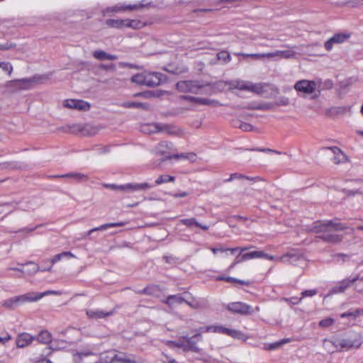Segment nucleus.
<instances>
[{
  "label": "nucleus",
  "mask_w": 363,
  "mask_h": 363,
  "mask_svg": "<svg viewBox=\"0 0 363 363\" xmlns=\"http://www.w3.org/2000/svg\"><path fill=\"white\" fill-rule=\"evenodd\" d=\"M347 228L348 227L343 223L333 220H318L314 222L308 230L314 233H320L319 238L326 242L337 244L342 240V236L335 233Z\"/></svg>",
  "instance_id": "1"
},
{
  "label": "nucleus",
  "mask_w": 363,
  "mask_h": 363,
  "mask_svg": "<svg viewBox=\"0 0 363 363\" xmlns=\"http://www.w3.org/2000/svg\"><path fill=\"white\" fill-rule=\"evenodd\" d=\"M327 342L334 347V350H328V352L332 354L335 352L358 349L362 345L363 340L361 334L353 332L342 338Z\"/></svg>",
  "instance_id": "2"
},
{
  "label": "nucleus",
  "mask_w": 363,
  "mask_h": 363,
  "mask_svg": "<svg viewBox=\"0 0 363 363\" xmlns=\"http://www.w3.org/2000/svg\"><path fill=\"white\" fill-rule=\"evenodd\" d=\"M264 258L269 260H277L284 263L295 264L299 257L295 254H286L281 257H275L269 254L264 253L263 251H253L247 252L242 255H239L237 257L236 262H241L249 259Z\"/></svg>",
  "instance_id": "3"
},
{
  "label": "nucleus",
  "mask_w": 363,
  "mask_h": 363,
  "mask_svg": "<svg viewBox=\"0 0 363 363\" xmlns=\"http://www.w3.org/2000/svg\"><path fill=\"white\" fill-rule=\"evenodd\" d=\"M104 186L106 189H111L115 191H135L143 189H148L152 188L153 186L149 183L144 182L141 184H125L123 185H117L115 184H105Z\"/></svg>",
  "instance_id": "4"
},
{
  "label": "nucleus",
  "mask_w": 363,
  "mask_h": 363,
  "mask_svg": "<svg viewBox=\"0 0 363 363\" xmlns=\"http://www.w3.org/2000/svg\"><path fill=\"white\" fill-rule=\"evenodd\" d=\"M34 298H31L30 294L11 297L4 300L1 303V306L8 309H14L26 302H31Z\"/></svg>",
  "instance_id": "5"
},
{
  "label": "nucleus",
  "mask_w": 363,
  "mask_h": 363,
  "mask_svg": "<svg viewBox=\"0 0 363 363\" xmlns=\"http://www.w3.org/2000/svg\"><path fill=\"white\" fill-rule=\"evenodd\" d=\"M225 308L232 313H237L242 315L253 313V308L243 302H232L228 303Z\"/></svg>",
  "instance_id": "6"
},
{
  "label": "nucleus",
  "mask_w": 363,
  "mask_h": 363,
  "mask_svg": "<svg viewBox=\"0 0 363 363\" xmlns=\"http://www.w3.org/2000/svg\"><path fill=\"white\" fill-rule=\"evenodd\" d=\"M294 88L298 92H302L306 94H311L316 89V83L314 81L302 79L296 82Z\"/></svg>",
  "instance_id": "7"
},
{
  "label": "nucleus",
  "mask_w": 363,
  "mask_h": 363,
  "mask_svg": "<svg viewBox=\"0 0 363 363\" xmlns=\"http://www.w3.org/2000/svg\"><path fill=\"white\" fill-rule=\"evenodd\" d=\"M186 296L185 303L193 309H204L208 307V301L205 298H196L189 292H184Z\"/></svg>",
  "instance_id": "8"
},
{
  "label": "nucleus",
  "mask_w": 363,
  "mask_h": 363,
  "mask_svg": "<svg viewBox=\"0 0 363 363\" xmlns=\"http://www.w3.org/2000/svg\"><path fill=\"white\" fill-rule=\"evenodd\" d=\"M154 128L155 130L152 132L164 133L169 135H179L182 133L179 127L169 124L155 123Z\"/></svg>",
  "instance_id": "9"
},
{
  "label": "nucleus",
  "mask_w": 363,
  "mask_h": 363,
  "mask_svg": "<svg viewBox=\"0 0 363 363\" xmlns=\"http://www.w3.org/2000/svg\"><path fill=\"white\" fill-rule=\"evenodd\" d=\"M350 38V33H338L335 34L329 40L325 43V48L328 51H330L333 49L335 43L340 44L345 42Z\"/></svg>",
  "instance_id": "10"
},
{
  "label": "nucleus",
  "mask_w": 363,
  "mask_h": 363,
  "mask_svg": "<svg viewBox=\"0 0 363 363\" xmlns=\"http://www.w3.org/2000/svg\"><path fill=\"white\" fill-rule=\"evenodd\" d=\"M64 106L68 108L79 111H88L90 108V104L88 102L77 99H67L64 102Z\"/></svg>",
  "instance_id": "11"
},
{
  "label": "nucleus",
  "mask_w": 363,
  "mask_h": 363,
  "mask_svg": "<svg viewBox=\"0 0 363 363\" xmlns=\"http://www.w3.org/2000/svg\"><path fill=\"white\" fill-rule=\"evenodd\" d=\"M145 86L149 87L160 85L162 80V74L160 72H145Z\"/></svg>",
  "instance_id": "12"
},
{
  "label": "nucleus",
  "mask_w": 363,
  "mask_h": 363,
  "mask_svg": "<svg viewBox=\"0 0 363 363\" xmlns=\"http://www.w3.org/2000/svg\"><path fill=\"white\" fill-rule=\"evenodd\" d=\"M177 89L182 92L196 93L199 86L194 81H181L177 83Z\"/></svg>",
  "instance_id": "13"
},
{
  "label": "nucleus",
  "mask_w": 363,
  "mask_h": 363,
  "mask_svg": "<svg viewBox=\"0 0 363 363\" xmlns=\"http://www.w3.org/2000/svg\"><path fill=\"white\" fill-rule=\"evenodd\" d=\"M125 225V223H123V222H118V223H106V224H103L99 227H96V228H94L91 230H89V231H87L86 233H85L84 234H83L82 235V239H86L87 237L90 236L95 231H102V230H106L110 228H113V227H121V226H123Z\"/></svg>",
  "instance_id": "14"
},
{
  "label": "nucleus",
  "mask_w": 363,
  "mask_h": 363,
  "mask_svg": "<svg viewBox=\"0 0 363 363\" xmlns=\"http://www.w3.org/2000/svg\"><path fill=\"white\" fill-rule=\"evenodd\" d=\"M186 296L183 294H177L174 295H169L167 298L162 301V302L169 306H172L174 304H182L185 303Z\"/></svg>",
  "instance_id": "15"
},
{
  "label": "nucleus",
  "mask_w": 363,
  "mask_h": 363,
  "mask_svg": "<svg viewBox=\"0 0 363 363\" xmlns=\"http://www.w3.org/2000/svg\"><path fill=\"white\" fill-rule=\"evenodd\" d=\"M182 98L189 101L199 104L201 105H211L213 106H221V104L218 101H217L216 100L209 99L194 97V96H183Z\"/></svg>",
  "instance_id": "16"
},
{
  "label": "nucleus",
  "mask_w": 363,
  "mask_h": 363,
  "mask_svg": "<svg viewBox=\"0 0 363 363\" xmlns=\"http://www.w3.org/2000/svg\"><path fill=\"white\" fill-rule=\"evenodd\" d=\"M357 279H345L338 282L331 290V294H340L344 292L352 284H354Z\"/></svg>",
  "instance_id": "17"
},
{
  "label": "nucleus",
  "mask_w": 363,
  "mask_h": 363,
  "mask_svg": "<svg viewBox=\"0 0 363 363\" xmlns=\"http://www.w3.org/2000/svg\"><path fill=\"white\" fill-rule=\"evenodd\" d=\"M35 337L27 333L20 334L16 338V345L19 348H23L30 345Z\"/></svg>",
  "instance_id": "18"
},
{
  "label": "nucleus",
  "mask_w": 363,
  "mask_h": 363,
  "mask_svg": "<svg viewBox=\"0 0 363 363\" xmlns=\"http://www.w3.org/2000/svg\"><path fill=\"white\" fill-rule=\"evenodd\" d=\"M328 149H330L334 155L333 161L335 164H338L341 163H345L348 160L347 157L339 147L333 146L328 147Z\"/></svg>",
  "instance_id": "19"
},
{
  "label": "nucleus",
  "mask_w": 363,
  "mask_h": 363,
  "mask_svg": "<svg viewBox=\"0 0 363 363\" xmlns=\"http://www.w3.org/2000/svg\"><path fill=\"white\" fill-rule=\"evenodd\" d=\"M86 313L89 318L91 319H101L106 318L111 315H113V312H106L103 310L100 309H89L86 310Z\"/></svg>",
  "instance_id": "20"
},
{
  "label": "nucleus",
  "mask_w": 363,
  "mask_h": 363,
  "mask_svg": "<svg viewBox=\"0 0 363 363\" xmlns=\"http://www.w3.org/2000/svg\"><path fill=\"white\" fill-rule=\"evenodd\" d=\"M265 57H279L285 59L294 58L295 57L296 52L294 51L288 50H277L272 52L264 53Z\"/></svg>",
  "instance_id": "21"
},
{
  "label": "nucleus",
  "mask_w": 363,
  "mask_h": 363,
  "mask_svg": "<svg viewBox=\"0 0 363 363\" xmlns=\"http://www.w3.org/2000/svg\"><path fill=\"white\" fill-rule=\"evenodd\" d=\"M228 328L222 325H210L206 327H201L199 331L201 333L213 332L217 333H223L227 335Z\"/></svg>",
  "instance_id": "22"
},
{
  "label": "nucleus",
  "mask_w": 363,
  "mask_h": 363,
  "mask_svg": "<svg viewBox=\"0 0 363 363\" xmlns=\"http://www.w3.org/2000/svg\"><path fill=\"white\" fill-rule=\"evenodd\" d=\"M199 333H196L193 337H184V339L186 340V343L188 344V346L184 348L185 350H189L191 351L196 352L198 351L199 348L196 345V342L193 340V338L196 337L199 340H201L202 336L201 335V332L198 330Z\"/></svg>",
  "instance_id": "23"
},
{
  "label": "nucleus",
  "mask_w": 363,
  "mask_h": 363,
  "mask_svg": "<svg viewBox=\"0 0 363 363\" xmlns=\"http://www.w3.org/2000/svg\"><path fill=\"white\" fill-rule=\"evenodd\" d=\"M54 177L58 178H69L75 180L76 182H82L84 180H87L88 177L86 174L79 173V172H71L62 175H55Z\"/></svg>",
  "instance_id": "24"
},
{
  "label": "nucleus",
  "mask_w": 363,
  "mask_h": 363,
  "mask_svg": "<svg viewBox=\"0 0 363 363\" xmlns=\"http://www.w3.org/2000/svg\"><path fill=\"white\" fill-rule=\"evenodd\" d=\"M179 222H180V223L185 225L189 228L195 225V226L199 227L200 228H201L204 230H207L209 228L208 225H202V224L199 223L195 218L182 219V220H180Z\"/></svg>",
  "instance_id": "25"
},
{
  "label": "nucleus",
  "mask_w": 363,
  "mask_h": 363,
  "mask_svg": "<svg viewBox=\"0 0 363 363\" xmlns=\"http://www.w3.org/2000/svg\"><path fill=\"white\" fill-rule=\"evenodd\" d=\"M89 128L90 127L88 125L82 128L79 125L74 124L72 125H66L59 128L58 130L67 133H76L78 132L84 131L85 130H88Z\"/></svg>",
  "instance_id": "26"
},
{
  "label": "nucleus",
  "mask_w": 363,
  "mask_h": 363,
  "mask_svg": "<svg viewBox=\"0 0 363 363\" xmlns=\"http://www.w3.org/2000/svg\"><path fill=\"white\" fill-rule=\"evenodd\" d=\"M93 56L99 60H116L118 59L116 55L108 54L103 50H95L93 52Z\"/></svg>",
  "instance_id": "27"
},
{
  "label": "nucleus",
  "mask_w": 363,
  "mask_h": 363,
  "mask_svg": "<svg viewBox=\"0 0 363 363\" xmlns=\"http://www.w3.org/2000/svg\"><path fill=\"white\" fill-rule=\"evenodd\" d=\"M114 357V363H135V361L128 358L125 353L115 351Z\"/></svg>",
  "instance_id": "28"
},
{
  "label": "nucleus",
  "mask_w": 363,
  "mask_h": 363,
  "mask_svg": "<svg viewBox=\"0 0 363 363\" xmlns=\"http://www.w3.org/2000/svg\"><path fill=\"white\" fill-rule=\"evenodd\" d=\"M138 9V6L135 5V4H134V5H127V6H118V5H116V6H113V7L107 8L104 11V13L118 12V11H125V10H134V9Z\"/></svg>",
  "instance_id": "29"
},
{
  "label": "nucleus",
  "mask_w": 363,
  "mask_h": 363,
  "mask_svg": "<svg viewBox=\"0 0 363 363\" xmlns=\"http://www.w3.org/2000/svg\"><path fill=\"white\" fill-rule=\"evenodd\" d=\"M35 339L40 343L48 344L52 341V335L48 330L41 331L36 337Z\"/></svg>",
  "instance_id": "30"
},
{
  "label": "nucleus",
  "mask_w": 363,
  "mask_h": 363,
  "mask_svg": "<svg viewBox=\"0 0 363 363\" xmlns=\"http://www.w3.org/2000/svg\"><path fill=\"white\" fill-rule=\"evenodd\" d=\"M264 84H263V83L253 84L250 82H248V84L247 86V91L259 94H262L264 91Z\"/></svg>",
  "instance_id": "31"
},
{
  "label": "nucleus",
  "mask_w": 363,
  "mask_h": 363,
  "mask_svg": "<svg viewBox=\"0 0 363 363\" xmlns=\"http://www.w3.org/2000/svg\"><path fill=\"white\" fill-rule=\"evenodd\" d=\"M123 107L125 108H140L143 110H148L149 105L145 103L141 102H133V101H126L122 104Z\"/></svg>",
  "instance_id": "32"
},
{
  "label": "nucleus",
  "mask_w": 363,
  "mask_h": 363,
  "mask_svg": "<svg viewBox=\"0 0 363 363\" xmlns=\"http://www.w3.org/2000/svg\"><path fill=\"white\" fill-rule=\"evenodd\" d=\"M227 335H229L235 339L240 340L242 341H246L248 339V337L240 330L230 328H228V330Z\"/></svg>",
  "instance_id": "33"
},
{
  "label": "nucleus",
  "mask_w": 363,
  "mask_h": 363,
  "mask_svg": "<svg viewBox=\"0 0 363 363\" xmlns=\"http://www.w3.org/2000/svg\"><path fill=\"white\" fill-rule=\"evenodd\" d=\"M126 19H108L106 24L111 28H125Z\"/></svg>",
  "instance_id": "34"
},
{
  "label": "nucleus",
  "mask_w": 363,
  "mask_h": 363,
  "mask_svg": "<svg viewBox=\"0 0 363 363\" xmlns=\"http://www.w3.org/2000/svg\"><path fill=\"white\" fill-rule=\"evenodd\" d=\"M115 350L108 351L101 353L100 355V362L101 363H114Z\"/></svg>",
  "instance_id": "35"
},
{
  "label": "nucleus",
  "mask_w": 363,
  "mask_h": 363,
  "mask_svg": "<svg viewBox=\"0 0 363 363\" xmlns=\"http://www.w3.org/2000/svg\"><path fill=\"white\" fill-rule=\"evenodd\" d=\"M216 280H217V281H225L229 282V283H236V284H242V285H247V286L250 284V281H244V280L238 279L236 278L231 277L220 276V277H216Z\"/></svg>",
  "instance_id": "36"
},
{
  "label": "nucleus",
  "mask_w": 363,
  "mask_h": 363,
  "mask_svg": "<svg viewBox=\"0 0 363 363\" xmlns=\"http://www.w3.org/2000/svg\"><path fill=\"white\" fill-rule=\"evenodd\" d=\"M363 314V309L357 308L353 311H349L347 312L341 313L340 318H345L347 317H351L352 319L357 318L359 315Z\"/></svg>",
  "instance_id": "37"
},
{
  "label": "nucleus",
  "mask_w": 363,
  "mask_h": 363,
  "mask_svg": "<svg viewBox=\"0 0 363 363\" xmlns=\"http://www.w3.org/2000/svg\"><path fill=\"white\" fill-rule=\"evenodd\" d=\"M131 82L138 85L145 86V72L134 74L131 77Z\"/></svg>",
  "instance_id": "38"
},
{
  "label": "nucleus",
  "mask_w": 363,
  "mask_h": 363,
  "mask_svg": "<svg viewBox=\"0 0 363 363\" xmlns=\"http://www.w3.org/2000/svg\"><path fill=\"white\" fill-rule=\"evenodd\" d=\"M29 294H30V296H31V298H35L33 300V301H36L40 300V298H42L43 296H46V295H49V294L58 295L60 293H59L57 291H45L43 293H40V294L34 293V292L29 293Z\"/></svg>",
  "instance_id": "39"
},
{
  "label": "nucleus",
  "mask_w": 363,
  "mask_h": 363,
  "mask_svg": "<svg viewBox=\"0 0 363 363\" xmlns=\"http://www.w3.org/2000/svg\"><path fill=\"white\" fill-rule=\"evenodd\" d=\"M175 178L174 177L168 175V174H162L160 175L156 180H155V184L156 185H160L164 183L167 182H174Z\"/></svg>",
  "instance_id": "40"
},
{
  "label": "nucleus",
  "mask_w": 363,
  "mask_h": 363,
  "mask_svg": "<svg viewBox=\"0 0 363 363\" xmlns=\"http://www.w3.org/2000/svg\"><path fill=\"white\" fill-rule=\"evenodd\" d=\"M158 289V286L156 285H150L147 286L142 290H138L136 291L138 294H145V295H152Z\"/></svg>",
  "instance_id": "41"
},
{
  "label": "nucleus",
  "mask_w": 363,
  "mask_h": 363,
  "mask_svg": "<svg viewBox=\"0 0 363 363\" xmlns=\"http://www.w3.org/2000/svg\"><path fill=\"white\" fill-rule=\"evenodd\" d=\"M143 26V23L138 20L126 19L125 28L139 29Z\"/></svg>",
  "instance_id": "42"
},
{
  "label": "nucleus",
  "mask_w": 363,
  "mask_h": 363,
  "mask_svg": "<svg viewBox=\"0 0 363 363\" xmlns=\"http://www.w3.org/2000/svg\"><path fill=\"white\" fill-rule=\"evenodd\" d=\"M235 55L237 56H242L243 57H250L253 60H261L262 58H264L265 57V54L264 53H261V54H257V53H253V54H246V53H240V52H236L235 53Z\"/></svg>",
  "instance_id": "43"
},
{
  "label": "nucleus",
  "mask_w": 363,
  "mask_h": 363,
  "mask_svg": "<svg viewBox=\"0 0 363 363\" xmlns=\"http://www.w3.org/2000/svg\"><path fill=\"white\" fill-rule=\"evenodd\" d=\"M218 60L223 61L224 63H228L231 60L230 55L228 52L222 50L217 54Z\"/></svg>",
  "instance_id": "44"
},
{
  "label": "nucleus",
  "mask_w": 363,
  "mask_h": 363,
  "mask_svg": "<svg viewBox=\"0 0 363 363\" xmlns=\"http://www.w3.org/2000/svg\"><path fill=\"white\" fill-rule=\"evenodd\" d=\"M248 179V180H253L254 179L253 178H251L250 177H247V176H245L243 174H239V173H233V174H231L230 177L227 179L225 180V182H230L234 179Z\"/></svg>",
  "instance_id": "45"
},
{
  "label": "nucleus",
  "mask_w": 363,
  "mask_h": 363,
  "mask_svg": "<svg viewBox=\"0 0 363 363\" xmlns=\"http://www.w3.org/2000/svg\"><path fill=\"white\" fill-rule=\"evenodd\" d=\"M0 68L9 74V76H11L12 72H13V66L9 62H0Z\"/></svg>",
  "instance_id": "46"
},
{
  "label": "nucleus",
  "mask_w": 363,
  "mask_h": 363,
  "mask_svg": "<svg viewBox=\"0 0 363 363\" xmlns=\"http://www.w3.org/2000/svg\"><path fill=\"white\" fill-rule=\"evenodd\" d=\"M64 257V255H63V253H60V254H57L56 255H55L51 259H50V263H51V265L48 267V268H45V269H43L42 271H50L51 269H52V267L53 266V264H55L56 262H59L60 260L62 259V258Z\"/></svg>",
  "instance_id": "47"
},
{
  "label": "nucleus",
  "mask_w": 363,
  "mask_h": 363,
  "mask_svg": "<svg viewBox=\"0 0 363 363\" xmlns=\"http://www.w3.org/2000/svg\"><path fill=\"white\" fill-rule=\"evenodd\" d=\"M247 84H248V82L240 81V80L235 81L233 83L234 88L240 89V90H244V91H247Z\"/></svg>",
  "instance_id": "48"
},
{
  "label": "nucleus",
  "mask_w": 363,
  "mask_h": 363,
  "mask_svg": "<svg viewBox=\"0 0 363 363\" xmlns=\"http://www.w3.org/2000/svg\"><path fill=\"white\" fill-rule=\"evenodd\" d=\"M274 106V105L272 103H264L253 107V108L257 110L267 111L273 109Z\"/></svg>",
  "instance_id": "49"
},
{
  "label": "nucleus",
  "mask_w": 363,
  "mask_h": 363,
  "mask_svg": "<svg viewBox=\"0 0 363 363\" xmlns=\"http://www.w3.org/2000/svg\"><path fill=\"white\" fill-rule=\"evenodd\" d=\"M27 264L30 266V268L26 271V273L29 275L35 274L40 270L38 265L33 262H29Z\"/></svg>",
  "instance_id": "50"
},
{
  "label": "nucleus",
  "mask_w": 363,
  "mask_h": 363,
  "mask_svg": "<svg viewBox=\"0 0 363 363\" xmlns=\"http://www.w3.org/2000/svg\"><path fill=\"white\" fill-rule=\"evenodd\" d=\"M354 279H357L354 282V289L358 292H363V278L354 277Z\"/></svg>",
  "instance_id": "51"
},
{
  "label": "nucleus",
  "mask_w": 363,
  "mask_h": 363,
  "mask_svg": "<svg viewBox=\"0 0 363 363\" xmlns=\"http://www.w3.org/2000/svg\"><path fill=\"white\" fill-rule=\"evenodd\" d=\"M170 159H176V160L186 159V153L174 154L173 155H165L164 158L162 160L164 161V160H170Z\"/></svg>",
  "instance_id": "52"
},
{
  "label": "nucleus",
  "mask_w": 363,
  "mask_h": 363,
  "mask_svg": "<svg viewBox=\"0 0 363 363\" xmlns=\"http://www.w3.org/2000/svg\"><path fill=\"white\" fill-rule=\"evenodd\" d=\"M284 300L286 303L296 305V304L299 303L301 301L302 298H301V297L293 296V297H291V298H284Z\"/></svg>",
  "instance_id": "53"
},
{
  "label": "nucleus",
  "mask_w": 363,
  "mask_h": 363,
  "mask_svg": "<svg viewBox=\"0 0 363 363\" xmlns=\"http://www.w3.org/2000/svg\"><path fill=\"white\" fill-rule=\"evenodd\" d=\"M318 294V291L316 289H311V290H305L301 292V298H303L308 296H313Z\"/></svg>",
  "instance_id": "54"
},
{
  "label": "nucleus",
  "mask_w": 363,
  "mask_h": 363,
  "mask_svg": "<svg viewBox=\"0 0 363 363\" xmlns=\"http://www.w3.org/2000/svg\"><path fill=\"white\" fill-rule=\"evenodd\" d=\"M171 145H172V143H167V142H162L157 146V152L162 155H165L164 151L162 150V149L163 147H169V146H171Z\"/></svg>",
  "instance_id": "55"
},
{
  "label": "nucleus",
  "mask_w": 363,
  "mask_h": 363,
  "mask_svg": "<svg viewBox=\"0 0 363 363\" xmlns=\"http://www.w3.org/2000/svg\"><path fill=\"white\" fill-rule=\"evenodd\" d=\"M289 104V99L287 97L281 96L276 102L277 106H287Z\"/></svg>",
  "instance_id": "56"
},
{
  "label": "nucleus",
  "mask_w": 363,
  "mask_h": 363,
  "mask_svg": "<svg viewBox=\"0 0 363 363\" xmlns=\"http://www.w3.org/2000/svg\"><path fill=\"white\" fill-rule=\"evenodd\" d=\"M239 128L243 131H251L253 129V127L251 124L247 123H241Z\"/></svg>",
  "instance_id": "57"
},
{
  "label": "nucleus",
  "mask_w": 363,
  "mask_h": 363,
  "mask_svg": "<svg viewBox=\"0 0 363 363\" xmlns=\"http://www.w3.org/2000/svg\"><path fill=\"white\" fill-rule=\"evenodd\" d=\"M333 323V320L332 318H326L323 319L320 322V325L322 327H328L330 326Z\"/></svg>",
  "instance_id": "58"
},
{
  "label": "nucleus",
  "mask_w": 363,
  "mask_h": 363,
  "mask_svg": "<svg viewBox=\"0 0 363 363\" xmlns=\"http://www.w3.org/2000/svg\"><path fill=\"white\" fill-rule=\"evenodd\" d=\"M252 246L250 247H235V248H228V251H230L232 253L235 252L240 251V253L252 248Z\"/></svg>",
  "instance_id": "59"
},
{
  "label": "nucleus",
  "mask_w": 363,
  "mask_h": 363,
  "mask_svg": "<svg viewBox=\"0 0 363 363\" xmlns=\"http://www.w3.org/2000/svg\"><path fill=\"white\" fill-rule=\"evenodd\" d=\"M345 193L346 195L347 196H354V195H357V194H361V191L358 189H356V190H352V189H347V190H345Z\"/></svg>",
  "instance_id": "60"
},
{
  "label": "nucleus",
  "mask_w": 363,
  "mask_h": 363,
  "mask_svg": "<svg viewBox=\"0 0 363 363\" xmlns=\"http://www.w3.org/2000/svg\"><path fill=\"white\" fill-rule=\"evenodd\" d=\"M11 339V336L8 333H6L5 336L0 337V343H2L3 345L6 344L8 341H9Z\"/></svg>",
  "instance_id": "61"
},
{
  "label": "nucleus",
  "mask_w": 363,
  "mask_h": 363,
  "mask_svg": "<svg viewBox=\"0 0 363 363\" xmlns=\"http://www.w3.org/2000/svg\"><path fill=\"white\" fill-rule=\"evenodd\" d=\"M14 46L12 43H6V44L0 45V50H7L13 48Z\"/></svg>",
  "instance_id": "62"
},
{
  "label": "nucleus",
  "mask_w": 363,
  "mask_h": 363,
  "mask_svg": "<svg viewBox=\"0 0 363 363\" xmlns=\"http://www.w3.org/2000/svg\"><path fill=\"white\" fill-rule=\"evenodd\" d=\"M164 359L162 360L163 363H177L174 359L171 358L167 354H163Z\"/></svg>",
  "instance_id": "63"
},
{
  "label": "nucleus",
  "mask_w": 363,
  "mask_h": 363,
  "mask_svg": "<svg viewBox=\"0 0 363 363\" xmlns=\"http://www.w3.org/2000/svg\"><path fill=\"white\" fill-rule=\"evenodd\" d=\"M189 195V193L186 191H181L177 194H173L172 196L174 198H179V197H185Z\"/></svg>",
  "instance_id": "64"
}]
</instances>
